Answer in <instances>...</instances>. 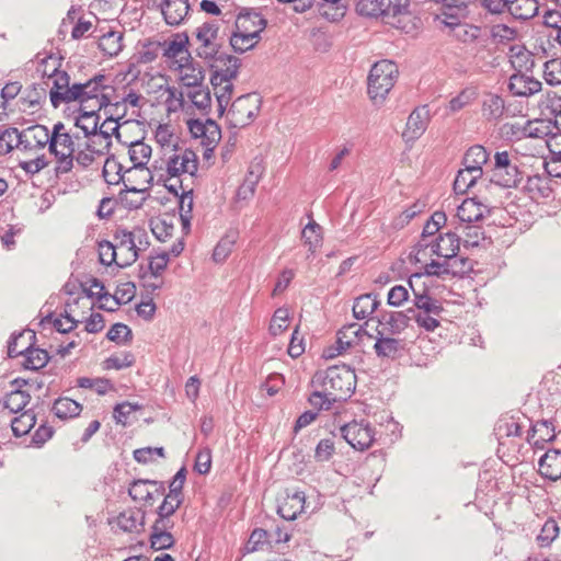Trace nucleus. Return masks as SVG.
<instances>
[{"label": "nucleus", "mask_w": 561, "mask_h": 561, "mask_svg": "<svg viewBox=\"0 0 561 561\" xmlns=\"http://www.w3.org/2000/svg\"><path fill=\"white\" fill-rule=\"evenodd\" d=\"M409 312L411 313V320H414L420 328L427 332L435 331L440 324L442 316H435L427 312Z\"/></svg>", "instance_id": "nucleus-59"}, {"label": "nucleus", "mask_w": 561, "mask_h": 561, "mask_svg": "<svg viewBox=\"0 0 561 561\" xmlns=\"http://www.w3.org/2000/svg\"><path fill=\"white\" fill-rule=\"evenodd\" d=\"M311 386L324 389L331 401H345L355 391L356 375L350 366L335 365L317 371L311 379Z\"/></svg>", "instance_id": "nucleus-2"}, {"label": "nucleus", "mask_w": 561, "mask_h": 561, "mask_svg": "<svg viewBox=\"0 0 561 561\" xmlns=\"http://www.w3.org/2000/svg\"><path fill=\"white\" fill-rule=\"evenodd\" d=\"M260 39L261 36H255L253 33H243L238 30H233L229 36L230 46L239 54L253 49Z\"/></svg>", "instance_id": "nucleus-41"}, {"label": "nucleus", "mask_w": 561, "mask_h": 561, "mask_svg": "<svg viewBox=\"0 0 561 561\" xmlns=\"http://www.w3.org/2000/svg\"><path fill=\"white\" fill-rule=\"evenodd\" d=\"M547 108L554 117L553 124L558 133L551 134V136L547 138L546 142L553 154L561 156V98L558 95L550 98L548 100Z\"/></svg>", "instance_id": "nucleus-23"}, {"label": "nucleus", "mask_w": 561, "mask_h": 561, "mask_svg": "<svg viewBox=\"0 0 561 561\" xmlns=\"http://www.w3.org/2000/svg\"><path fill=\"white\" fill-rule=\"evenodd\" d=\"M180 96L181 102L186 98L202 115H207L210 112L211 94L208 87L197 85L196 89L182 91Z\"/></svg>", "instance_id": "nucleus-24"}, {"label": "nucleus", "mask_w": 561, "mask_h": 561, "mask_svg": "<svg viewBox=\"0 0 561 561\" xmlns=\"http://www.w3.org/2000/svg\"><path fill=\"white\" fill-rule=\"evenodd\" d=\"M188 11V0H164L162 3V14L169 25L181 24Z\"/></svg>", "instance_id": "nucleus-26"}, {"label": "nucleus", "mask_w": 561, "mask_h": 561, "mask_svg": "<svg viewBox=\"0 0 561 561\" xmlns=\"http://www.w3.org/2000/svg\"><path fill=\"white\" fill-rule=\"evenodd\" d=\"M543 79L550 85L561 84V59L553 58L543 65Z\"/></svg>", "instance_id": "nucleus-60"}, {"label": "nucleus", "mask_w": 561, "mask_h": 561, "mask_svg": "<svg viewBox=\"0 0 561 561\" xmlns=\"http://www.w3.org/2000/svg\"><path fill=\"white\" fill-rule=\"evenodd\" d=\"M123 33L110 31L99 39V48L105 56L114 57L123 49Z\"/></svg>", "instance_id": "nucleus-45"}, {"label": "nucleus", "mask_w": 561, "mask_h": 561, "mask_svg": "<svg viewBox=\"0 0 561 561\" xmlns=\"http://www.w3.org/2000/svg\"><path fill=\"white\" fill-rule=\"evenodd\" d=\"M236 233H229L219 240L213 252L215 262L221 263L229 256L236 243Z\"/></svg>", "instance_id": "nucleus-57"}, {"label": "nucleus", "mask_w": 561, "mask_h": 561, "mask_svg": "<svg viewBox=\"0 0 561 561\" xmlns=\"http://www.w3.org/2000/svg\"><path fill=\"white\" fill-rule=\"evenodd\" d=\"M398 66L391 60H380L373 65L368 76V94L374 103H382L398 78Z\"/></svg>", "instance_id": "nucleus-3"}, {"label": "nucleus", "mask_w": 561, "mask_h": 561, "mask_svg": "<svg viewBox=\"0 0 561 561\" xmlns=\"http://www.w3.org/2000/svg\"><path fill=\"white\" fill-rule=\"evenodd\" d=\"M524 179V172L519 169V159L508 151H496L491 169L490 182L501 187H518Z\"/></svg>", "instance_id": "nucleus-4"}, {"label": "nucleus", "mask_w": 561, "mask_h": 561, "mask_svg": "<svg viewBox=\"0 0 561 561\" xmlns=\"http://www.w3.org/2000/svg\"><path fill=\"white\" fill-rule=\"evenodd\" d=\"M219 23L216 20L205 21L193 33L191 45L195 46L196 55L211 61L220 53L222 37L219 34Z\"/></svg>", "instance_id": "nucleus-5"}, {"label": "nucleus", "mask_w": 561, "mask_h": 561, "mask_svg": "<svg viewBox=\"0 0 561 561\" xmlns=\"http://www.w3.org/2000/svg\"><path fill=\"white\" fill-rule=\"evenodd\" d=\"M550 180L546 175H531L527 176L526 183L524 185V190L529 194L530 198H548L552 190L549 185Z\"/></svg>", "instance_id": "nucleus-33"}, {"label": "nucleus", "mask_w": 561, "mask_h": 561, "mask_svg": "<svg viewBox=\"0 0 561 561\" xmlns=\"http://www.w3.org/2000/svg\"><path fill=\"white\" fill-rule=\"evenodd\" d=\"M51 77L54 87L50 88L49 99L55 108L72 102L79 104V110L106 108L111 105L106 93L111 87L106 84L104 75L98 73L85 82H71L66 71L54 68Z\"/></svg>", "instance_id": "nucleus-1"}, {"label": "nucleus", "mask_w": 561, "mask_h": 561, "mask_svg": "<svg viewBox=\"0 0 561 561\" xmlns=\"http://www.w3.org/2000/svg\"><path fill=\"white\" fill-rule=\"evenodd\" d=\"M266 20L256 12L240 13L234 23V30L243 33H253L255 36H261V33L266 27Z\"/></svg>", "instance_id": "nucleus-27"}, {"label": "nucleus", "mask_w": 561, "mask_h": 561, "mask_svg": "<svg viewBox=\"0 0 561 561\" xmlns=\"http://www.w3.org/2000/svg\"><path fill=\"white\" fill-rule=\"evenodd\" d=\"M187 127L194 138L201 139V145L207 150L214 151L221 139L219 125L211 118L205 121L191 118L187 121Z\"/></svg>", "instance_id": "nucleus-9"}, {"label": "nucleus", "mask_w": 561, "mask_h": 561, "mask_svg": "<svg viewBox=\"0 0 561 561\" xmlns=\"http://www.w3.org/2000/svg\"><path fill=\"white\" fill-rule=\"evenodd\" d=\"M538 10L537 0H508L507 12L516 20H530L537 15Z\"/></svg>", "instance_id": "nucleus-35"}, {"label": "nucleus", "mask_w": 561, "mask_h": 561, "mask_svg": "<svg viewBox=\"0 0 561 561\" xmlns=\"http://www.w3.org/2000/svg\"><path fill=\"white\" fill-rule=\"evenodd\" d=\"M75 139H79V135L68 133L62 137L50 140L49 152L56 158V176H60L72 170L76 151Z\"/></svg>", "instance_id": "nucleus-7"}, {"label": "nucleus", "mask_w": 561, "mask_h": 561, "mask_svg": "<svg viewBox=\"0 0 561 561\" xmlns=\"http://www.w3.org/2000/svg\"><path fill=\"white\" fill-rule=\"evenodd\" d=\"M261 98L256 93H248L237 98L227 112L230 128H243L250 125L261 108Z\"/></svg>", "instance_id": "nucleus-6"}, {"label": "nucleus", "mask_w": 561, "mask_h": 561, "mask_svg": "<svg viewBox=\"0 0 561 561\" xmlns=\"http://www.w3.org/2000/svg\"><path fill=\"white\" fill-rule=\"evenodd\" d=\"M363 335H367L368 337H371V335L366 332L362 327H358L356 323H352L348 325L343 327L337 332L336 337V352L332 348H329L324 351V356L328 358H332L337 354H341L343 351L347 350L352 346L354 343V339H359Z\"/></svg>", "instance_id": "nucleus-17"}, {"label": "nucleus", "mask_w": 561, "mask_h": 561, "mask_svg": "<svg viewBox=\"0 0 561 561\" xmlns=\"http://www.w3.org/2000/svg\"><path fill=\"white\" fill-rule=\"evenodd\" d=\"M117 525L124 531L138 533L145 525V512L139 508L124 511L117 517Z\"/></svg>", "instance_id": "nucleus-39"}, {"label": "nucleus", "mask_w": 561, "mask_h": 561, "mask_svg": "<svg viewBox=\"0 0 561 561\" xmlns=\"http://www.w3.org/2000/svg\"><path fill=\"white\" fill-rule=\"evenodd\" d=\"M211 61H214L211 65V85L220 84V82L225 81H232L238 77L241 66V60L238 57L220 51Z\"/></svg>", "instance_id": "nucleus-12"}, {"label": "nucleus", "mask_w": 561, "mask_h": 561, "mask_svg": "<svg viewBox=\"0 0 561 561\" xmlns=\"http://www.w3.org/2000/svg\"><path fill=\"white\" fill-rule=\"evenodd\" d=\"M540 474L551 481L561 478V451L558 449L548 450L539 459Z\"/></svg>", "instance_id": "nucleus-28"}, {"label": "nucleus", "mask_w": 561, "mask_h": 561, "mask_svg": "<svg viewBox=\"0 0 561 561\" xmlns=\"http://www.w3.org/2000/svg\"><path fill=\"white\" fill-rule=\"evenodd\" d=\"M423 278L422 274H413L409 280V287L413 295L414 308H409V311L427 312L435 316H442L444 307L439 300L428 295L425 288H417V283Z\"/></svg>", "instance_id": "nucleus-10"}, {"label": "nucleus", "mask_w": 561, "mask_h": 561, "mask_svg": "<svg viewBox=\"0 0 561 561\" xmlns=\"http://www.w3.org/2000/svg\"><path fill=\"white\" fill-rule=\"evenodd\" d=\"M21 147L25 150L33 148L50 147L49 130L46 126L34 125L20 133Z\"/></svg>", "instance_id": "nucleus-22"}, {"label": "nucleus", "mask_w": 561, "mask_h": 561, "mask_svg": "<svg viewBox=\"0 0 561 561\" xmlns=\"http://www.w3.org/2000/svg\"><path fill=\"white\" fill-rule=\"evenodd\" d=\"M261 173V167L260 164L251 165L245 180L243 183L239 186L237 191V196L240 199H247L250 196H252L255 192V186L259 182Z\"/></svg>", "instance_id": "nucleus-49"}, {"label": "nucleus", "mask_w": 561, "mask_h": 561, "mask_svg": "<svg viewBox=\"0 0 561 561\" xmlns=\"http://www.w3.org/2000/svg\"><path fill=\"white\" fill-rule=\"evenodd\" d=\"M556 437L554 427L551 422L541 420L536 422L529 430L527 442L536 448H543L545 444Z\"/></svg>", "instance_id": "nucleus-25"}, {"label": "nucleus", "mask_w": 561, "mask_h": 561, "mask_svg": "<svg viewBox=\"0 0 561 561\" xmlns=\"http://www.w3.org/2000/svg\"><path fill=\"white\" fill-rule=\"evenodd\" d=\"M21 147V136L16 128L10 127L0 131V154H7Z\"/></svg>", "instance_id": "nucleus-53"}, {"label": "nucleus", "mask_w": 561, "mask_h": 561, "mask_svg": "<svg viewBox=\"0 0 561 561\" xmlns=\"http://www.w3.org/2000/svg\"><path fill=\"white\" fill-rule=\"evenodd\" d=\"M558 523L553 518H549L542 526L537 537L540 547H549L559 535Z\"/></svg>", "instance_id": "nucleus-62"}, {"label": "nucleus", "mask_w": 561, "mask_h": 561, "mask_svg": "<svg viewBox=\"0 0 561 561\" xmlns=\"http://www.w3.org/2000/svg\"><path fill=\"white\" fill-rule=\"evenodd\" d=\"M305 502L306 497L304 492H286V496L278 504L277 513L286 520H295L297 516L304 512Z\"/></svg>", "instance_id": "nucleus-18"}, {"label": "nucleus", "mask_w": 561, "mask_h": 561, "mask_svg": "<svg viewBox=\"0 0 561 561\" xmlns=\"http://www.w3.org/2000/svg\"><path fill=\"white\" fill-rule=\"evenodd\" d=\"M51 411L57 417L66 420L78 416L82 405L70 398L62 397L54 402Z\"/></svg>", "instance_id": "nucleus-43"}, {"label": "nucleus", "mask_w": 561, "mask_h": 561, "mask_svg": "<svg viewBox=\"0 0 561 561\" xmlns=\"http://www.w3.org/2000/svg\"><path fill=\"white\" fill-rule=\"evenodd\" d=\"M162 44L159 42H146L137 53V62L150 64L157 59Z\"/></svg>", "instance_id": "nucleus-64"}, {"label": "nucleus", "mask_w": 561, "mask_h": 561, "mask_svg": "<svg viewBox=\"0 0 561 561\" xmlns=\"http://www.w3.org/2000/svg\"><path fill=\"white\" fill-rule=\"evenodd\" d=\"M23 352H25L23 366L26 369L38 370L45 367L49 360L47 351L32 347L31 344H28Z\"/></svg>", "instance_id": "nucleus-44"}, {"label": "nucleus", "mask_w": 561, "mask_h": 561, "mask_svg": "<svg viewBox=\"0 0 561 561\" xmlns=\"http://www.w3.org/2000/svg\"><path fill=\"white\" fill-rule=\"evenodd\" d=\"M508 59L515 70L514 73L533 72L536 66L533 53L524 45H512L508 49Z\"/></svg>", "instance_id": "nucleus-20"}, {"label": "nucleus", "mask_w": 561, "mask_h": 561, "mask_svg": "<svg viewBox=\"0 0 561 561\" xmlns=\"http://www.w3.org/2000/svg\"><path fill=\"white\" fill-rule=\"evenodd\" d=\"M180 217L182 221L183 230L186 232L190 230L192 210H193V191H183L180 197Z\"/></svg>", "instance_id": "nucleus-55"}, {"label": "nucleus", "mask_w": 561, "mask_h": 561, "mask_svg": "<svg viewBox=\"0 0 561 561\" xmlns=\"http://www.w3.org/2000/svg\"><path fill=\"white\" fill-rule=\"evenodd\" d=\"M533 72L513 73L508 79V90L515 96H531L541 91L542 83Z\"/></svg>", "instance_id": "nucleus-16"}, {"label": "nucleus", "mask_w": 561, "mask_h": 561, "mask_svg": "<svg viewBox=\"0 0 561 561\" xmlns=\"http://www.w3.org/2000/svg\"><path fill=\"white\" fill-rule=\"evenodd\" d=\"M36 424V416L32 410H26L11 421V428L16 437L24 436Z\"/></svg>", "instance_id": "nucleus-47"}, {"label": "nucleus", "mask_w": 561, "mask_h": 561, "mask_svg": "<svg viewBox=\"0 0 561 561\" xmlns=\"http://www.w3.org/2000/svg\"><path fill=\"white\" fill-rule=\"evenodd\" d=\"M106 337L116 344H129L133 340V333L128 325L115 323L108 330Z\"/></svg>", "instance_id": "nucleus-61"}, {"label": "nucleus", "mask_w": 561, "mask_h": 561, "mask_svg": "<svg viewBox=\"0 0 561 561\" xmlns=\"http://www.w3.org/2000/svg\"><path fill=\"white\" fill-rule=\"evenodd\" d=\"M460 247V238L454 232L439 233L432 245V254L451 260L457 256Z\"/></svg>", "instance_id": "nucleus-21"}, {"label": "nucleus", "mask_w": 561, "mask_h": 561, "mask_svg": "<svg viewBox=\"0 0 561 561\" xmlns=\"http://www.w3.org/2000/svg\"><path fill=\"white\" fill-rule=\"evenodd\" d=\"M30 400L31 396L28 392L15 389L7 394L3 405L11 413H19L28 404Z\"/></svg>", "instance_id": "nucleus-52"}, {"label": "nucleus", "mask_w": 561, "mask_h": 561, "mask_svg": "<svg viewBox=\"0 0 561 561\" xmlns=\"http://www.w3.org/2000/svg\"><path fill=\"white\" fill-rule=\"evenodd\" d=\"M377 320L379 324L389 325L390 332L396 334L409 327L411 313L409 312V309L405 311L382 312L377 317Z\"/></svg>", "instance_id": "nucleus-34"}, {"label": "nucleus", "mask_w": 561, "mask_h": 561, "mask_svg": "<svg viewBox=\"0 0 561 561\" xmlns=\"http://www.w3.org/2000/svg\"><path fill=\"white\" fill-rule=\"evenodd\" d=\"M213 88L217 100L218 115L222 116L232 98V92L234 88L233 83L232 81H225L220 82V84L213 85Z\"/></svg>", "instance_id": "nucleus-51"}, {"label": "nucleus", "mask_w": 561, "mask_h": 561, "mask_svg": "<svg viewBox=\"0 0 561 561\" xmlns=\"http://www.w3.org/2000/svg\"><path fill=\"white\" fill-rule=\"evenodd\" d=\"M380 301L375 294H364L357 297L353 305V316L357 320H363L373 314L379 307Z\"/></svg>", "instance_id": "nucleus-38"}, {"label": "nucleus", "mask_w": 561, "mask_h": 561, "mask_svg": "<svg viewBox=\"0 0 561 561\" xmlns=\"http://www.w3.org/2000/svg\"><path fill=\"white\" fill-rule=\"evenodd\" d=\"M486 205L477 202L476 198L465 199L457 208V217L466 225L479 221L484 217Z\"/></svg>", "instance_id": "nucleus-29"}, {"label": "nucleus", "mask_w": 561, "mask_h": 561, "mask_svg": "<svg viewBox=\"0 0 561 561\" xmlns=\"http://www.w3.org/2000/svg\"><path fill=\"white\" fill-rule=\"evenodd\" d=\"M462 233L465 248H477L485 240L484 231L480 226L466 225Z\"/></svg>", "instance_id": "nucleus-58"}, {"label": "nucleus", "mask_w": 561, "mask_h": 561, "mask_svg": "<svg viewBox=\"0 0 561 561\" xmlns=\"http://www.w3.org/2000/svg\"><path fill=\"white\" fill-rule=\"evenodd\" d=\"M113 164L115 165V161L106 160L104 168H103V176L105 181L110 184L114 183V181L108 179V167ZM118 180L115 181V183H118L121 180L125 182L124 175H121L119 172H117ZM126 184V183H124ZM125 191H122L119 193L121 202L124 204L125 207L129 209H138L142 206L144 202L146 201L144 188H137V187H128L127 185Z\"/></svg>", "instance_id": "nucleus-15"}, {"label": "nucleus", "mask_w": 561, "mask_h": 561, "mask_svg": "<svg viewBox=\"0 0 561 561\" xmlns=\"http://www.w3.org/2000/svg\"><path fill=\"white\" fill-rule=\"evenodd\" d=\"M428 121L430 111L426 108V106L415 108L408 117L403 137L407 140L419 139L426 130Z\"/></svg>", "instance_id": "nucleus-19"}, {"label": "nucleus", "mask_w": 561, "mask_h": 561, "mask_svg": "<svg viewBox=\"0 0 561 561\" xmlns=\"http://www.w3.org/2000/svg\"><path fill=\"white\" fill-rule=\"evenodd\" d=\"M382 3V0H358L355 5V11L360 16L379 18L382 16L385 11Z\"/></svg>", "instance_id": "nucleus-54"}, {"label": "nucleus", "mask_w": 561, "mask_h": 561, "mask_svg": "<svg viewBox=\"0 0 561 561\" xmlns=\"http://www.w3.org/2000/svg\"><path fill=\"white\" fill-rule=\"evenodd\" d=\"M504 100L497 94H489L482 103V115L488 121L497 119L503 115Z\"/></svg>", "instance_id": "nucleus-48"}, {"label": "nucleus", "mask_w": 561, "mask_h": 561, "mask_svg": "<svg viewBox=\"0 0 561 561\" xmlns=\"http://www.w3.org/2000/svg\"><path fill=\"white\" fill-rule=\"evenodd\" d=\"M151 147L142 140L133 141L129 145L128 154L133 162V168L127 171L131 173L133 169L144 171L151 157Z\"/></svg>", "instance_id": "nucleus-31"}, {"label": "nucleus", "mask_w": 561, "mask_h": 561, "mask_svg": "<svg viewBox=\"0 0 561 561\" xmlns=\"http://www.w3.org/2000/svg\"><path fill=\"white\" fill-rule=\"evenodd\" d=\"M198 170V159L192 149H174L167 161V173L171 178L182 174L194 176Z\"/></svg>", "instance_id": "nucleus-11"}, {"label": "nucleus", "mask_w": 561, "mask_h": 561, "mask_svg": "<svg viewBox=\"0 0 561 561\" xmlns=\"http://www.w3.org/2000/svg\"><path fill=\"white\" fill-rule=\"evenodd\" d=\"M301 237L305 244L309 247V251L314 253L321 244V227L317 222H309L302 230Z\"/></svg>", "instance_id": "nucleus-56"}, {"label": "nucleus", "mask_w": 561, "mask_h": 561, "mask_svg": "<svg viewBox=\"0 0 561 561\" xmlns=\"http://www.w3.org/2000/svg\"><path fill=\"white\" fill-rule=\"evenodd\" d=\"M118 119H119V117L114 118L113 115L111 114L103 121V123L101 125L98 126V130L95 133L94 138H100L104 142L102 149L105 151L108 150V148L112 144L111 137L113 135H115L117 138H119Z\"/></svg>", "instance_id": "nucleus-42"}, {"label": "nucleus", "mask_w": 561, "mask_h": 561, "mask_svg": "<svg viewBox=\"0 0 561 561\" xmlns=\"http://www.w3.org/2000/svg\"><path fill=\"white\" fill-rule=\"evenodd\" d=\"M164 484L153 480H135L128 489V494L134 501L145 502L150 506L164 495Z\"/></svg>", "instance_id": "nucleus-13"}, {"label": "nucleus", "mask_w": 561, "mask_h": 561, "mask_svg": "<svg viewBox=\"0 0 561 561\" xmlns=\"http://www.w3.org/2000/svg\"><path fill=\"white\" fill-rule=\"evenodd\" d=\"M289 311L287 308H278L271 320L270 333L274 336L283 333L288 327Z\"/></svg>", "instance_id": "nucleus-63"}, {"label": "nucleus", "mask_w": 561, "mask_h": 561, "mask_svg": "<svg viewBox=\"0 0 561 561\" xmlns=\"http://www.w3.org/2000/svg\"><path fill=\"white\" fill-rule=\"evenodd\" d=\"M191 44L190 38L186 33H178L173 36L170 42H165L163 44V56L165 58L172 59L182 56L185 54V57H181V59H188L191 56L187 45Z\"/></svg>", "instance_id": "nucleus-36"}, {"label": "nucleus", "mask_w": 561, "mask_h": 561, "mask_svg": "<svg viewBox=\"0 0 561 561\" xmlns=\"http://www.w3.org/2000/svg\"><path fill=\"white\" fill-rule=\"evenodd\" d=\"M101 110H79V115L75 118V126L82 130L84 137L95 136L100 119L98 112Z\"/></svg>", "instance_id": "nucleus-32"}, {"label": "nucleus", "mask_w": 561, "mask_h": 561, "mask_svg": "<svg viewBox=\"0 0 561 561\" xmlns=\"http://www.w3.org/2000/svg\"><path fill=\"white\" fill-rule=\"evenodd\" d=\"M374 350L378 357H394L400 350V341L393 337H385L382 332L378 331Z\"/></svg>", "instance_id": "nucleus-46"}, {"label": "nucleus", "mask_w": 561, "mask_h": 561, "mask_svg": "<svg viewBox=\"0 0 561 561\" xmlns=\"http://www.w3.org/2000/svg\"><path fill=\"white\" fill-rule=\"evenodd\" d=\"M341 436L356 450H366L376 440V432L365 421H352L340 427Z\"/></svg>", "instance_id": "nucleus-8"}, {"label": "nucleus", "mask_w": 561, "mask_h": 561, "mask_svg": "<svg viewBox=\"0 0 561 561\" xmlns=\"http://www.w3.org/2000/svg\"><path fill=\"white\" fill-rule=\"evenodd\" d=\"M489 160V153L483 146L474 145L470 147L462 159V164L470 171H477L479 175H483V165Z\"/></svg>", "instance_id": "nucleus-30"}, {"label": "nucleus", "mask_w": 561, "mask_h": 561, "mask_svg": "<svg viewBox=\"0 0 561 561\" xmlns=\"http://www.w3.org/2000/svg\"><path fill=\"white\" fill-rule=\"evenodd\" d=\"M320 14L330 22H340L346 14L348 3L346 0H320Z\"/></svg>", "instance_id": "nucleus-37"}, {"label": "nucleus", "mask_w": 561, "mask_h": 561, "mask_svg": "<svg viewBox=\"0 0 561 561\" xmlns=\"http://www.w3.org/2000/svg\"><path fill=\"white\" fill-rule=\"evenodd\" d=\"M481 179L482 176L479 175L477 171H470L463 167V169L459 170L456 175L454 190L457 194H465L477 183L478 180Z\"/></svg>", "instance_id": "nucleus-50"}, {"label": "nucleus", "mask_w": 561, "mask_h": 561, "mask_svg": "<svg viewBox=\"0 0 561 561\" xmlns=\"http://www.w3.org/2000/svg\"><path fill=\"white\" fill-rule=\"evenodd\" d=\"M114 240L115 250L122 256V263H118V266L125 267L133 264L138 259L136 233L126 229H117Z\"/></svg>", "instance_id": "nucleus-14"}, {"label": "nucleus", "mask_w": 561, "mask_h": 561, "mask_svg": "<svg viewBox=\"0 0 561 561\" xmlns=\"http://www.w3.org/2000/svg\"><path fill=\"white\" fill-rule=\"evenodd\" d=\"M136 294V285L131 282H126L117 286L115 294L112 296L113 306H106V304H100L99 308L105 311L113 312L117 310L118 306L129 302Z\"/></svg>", "instance_id": "nucleus-40"}]
</instances>
